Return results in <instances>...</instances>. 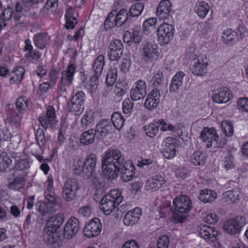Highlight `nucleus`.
<instances>
[{"mask_svg":"<svg viewBox=\"0 0 248 248\" xmlns=\"http://www.w3.org/2000/svg\"><path fill=\"white\" fill-rule=\"evenodd\" d=\"M102 172L108 180L117 178L121 174V179L127 182L134 177L135 167L130 160H125L124 155L117 149H110L105 153L101 162Z\"/></svg>","mask_w":248,"mask_h":248,"instance_id":"f257e3e1","label":"nucleus"},{"mask_svg":"<svg viewBox=\"0 0 248 248\" xmlns=\"http://www.w3.org/2000/svg\"><path fill=\"white\" fill-rule=\"evenodd\" d=\"M173 205L175 208L174 213L176 214L174 221L177 222H183L187 218L186 215L181 216L179 214H186L191 210L192 202L188 196L182 195L174 198Z\"/></svg>","mask_w":248,"mask_h":248,"instance_id":"f03ea898","label":"nucleus"},{"mask_svg":"<svg viewBox=\"0 0 248 248\" xmlns=\"http://www.w3.org/2000/svg\"><path fill=\"white\" fill-rule=\"evenodd\" d=\"M123 199L119 190H111L102 199L100 208L105 215H108L120 204Z\"/></svg>","mask_w":248,"mask_h":248,"instance_id":"7ed1b4c3","label":"nucleus"},{"mask_svg":"<svg viewBox=\"0 0 248 248\" xmlns=\"http://www.w3.org/2000/svg\"><path fill=\"white\" fill-rule=\"evenodd\" d=\"M96 156L95 154H90L87 157L82 166V177L84 179L92 178V182L96 186L101 187V184L99 182V178L97 176L95 170Z\"/></svg>","mask_w":248,"mask_h":248,"instance_id":"20e7f679","label":"nucleus"},{"mask_svg":"<svg viewBox=\"0 0 248 248\" xmlns=\"http://www.w3.org/2000/svg\"><path fill=\"white\" fill-rule=\"evenodd\" d=\"M64 219L63 215L59 213L48 220L44 229L43 234L44 239H46L49 242H52L55 232L62 225Z\"/></svg>","mask_w":248,"mask_h":248,"instance_id":"39448f33","label":"nucleus"},{"mask_svg":"<svg viewBox=\"0 0 248 248\" xmlns=\"http://www.w3.org/2000/svg\"><path fill=\"white\" fill-rule=\"evenodd\" d=\"M141 55L142 60L147 63L157 61L159 59V53L157 46L153 45L149 39H144L142 42Z\"/></svg>","mask_w":248,"mask_h":248,"instance_id":"423d86ee","label":"nucleus"},{"mask_svg":"<svg viewBox=\"0 0 248 248\" xmlns=\"http://www.w3.org/2000/svg\"><path fill=\"white\" fill-rule=\"evenodd\" d=\"M85 100V93L81 91L77 92L67 103L68 110L75 115H80L84 109Z\"/></svg>","mask_w":248,"mask_h":248,"instance_id":"0eeeda50","label":"nucleus"},{"mask_svg":"<svg viewBox=\"0 0 248 248\" xmlns=\"http://www.w3.org/2000/svg\"><path fill=\"white\" fill-rule=\"evenodd\" d=\"M79 188V182L77 179H68L64 182L62 187V198L67 202L74 200L76 198L77 192Z\"/></svg>","mask_w":248,"mask_h":248,"instance_id":"6e6552de","label":"nucleus"},{"mask_svg":"<svg viewBox=\"0 0 248 248\" xmlns=\"http://www.w3.org/2000/svg\"><path fill=\"white\" fill-rule=\"evenodd\" d=\"M76 67L73 64H70L66 70L62 72L61 81L58 89L59 92L66 93L69 86L72 84Z\"/></svg>","mask_w":248,"mask_h":248,"instance_id":"1a4fd4ad","label":"nucleus"},{"mask_svg":"<svg viewBox=\"0 0 248 248\" xmlns=\"http://www.w3.org/2000/svg\"><path fill=\"white\" fill-rule=\"evenodd\" d=\"M192 73L197 76H203L207 72L208 60L205 54H200L193 58Z\"/></svg>","mask_w":248,"mask_h":248,"instance_id":"9d476101","label":"nucleus"},{"mask_svg":"<svg viewBox=\"0 0 248 248\" xmlns=\"http://www.w3.org/2000/svg\"><path fill=\"white\" fill-rule=\"evenodd\" d=\"M174 28L172 25L167 23L161 24L158 28L157 35L161 45H166L172 39Z\"/></svg>","mask_w":248,"mask_h":248,"instance_id":"9b49d317","label":"nucleus"},{"mask_svg":"<svg viewBox=\"0 0 248 248\" xmlns=\"http://www.w3.org/2000/svg\"><path fill=\"white\" fill-rule=\"evenodd\" d=\"M246 223V220L244 217L238 216L226 221L224 224L223 229L229 234H236L240 232Z\"/></svg>","mask_w":248,"mask_h":248,"instance_id":"f8f14e48","label":"nucleus"},{"mask_svg":"<svg viewBox=\"0 0 248 248\" xmlns=\"http://www.w3.org/2000/svg\"><path fill=\"white\" fill-rule=\"evenodd\" d=\"M39 121L45 129L52 127L56 125L55 109L52 106H48L46 108V113L39 117Z\"/></svg>","mask_w":248,"mask_h":248,"instance_id":"ddd939ff","label":"nucleus"},{"mask_svg":"<svg viewBox=\"0 0 248 248\" xmlns=\"http://www.w3.org/2000/svg\"><path fill=\"white\" fill-rule=\"evenodd\" d=\"M112 129L111 122L108 119H103L99 121L96 124L94 129L97 135V140H102L111 132Z\"/></svg>","mask_w":248,"mask_h":248,"instance_id":"4468645a","label":"nucleus"},{"mask_svg":"<svg viewBox=\"0 0 248 248\" xmlns=\"http://www.w3.org/2000/svg\"><path fill=\"white\" fill-rule=\"evenodd\" d=\"M102 227L100 219L94 218L85 226L83 230L84 234L89 238L96 236L100 233Z\"/></svg>","mask_w":248,"mask_h":248,"instance_id":"2eb2a0df","label":"nucleus"},{"mask_svg":"<svg viewBox=\"0 0 248 248\" xmlns=\"http://www.w3.org/2000/svg\"><path fill=\"white\" fill-rule=\"evenodd\" d=\"M79 220L76 217H71L64 226L63 230L64 237L69 239L75 236L79 230Z\"/></svg>","mask_w":248,"mask_h":248,"instance_id":"dca6fc26","label":"nucleus"},{"mask_svg":"<svg viewBox=\"0 0 248 248\" xmlns=\"http://www.w3.org/2000/svg\"><path fill=\"white\" fill-rule=\"evenodd\" d=\"M147 94V85L145 81L140 79L136 83V87L130 91V97L133 101L142 99Z\"/></svg>","mask_w":248,"mask_h":248,"instance_id":"f3484780","label":"nucleus"},{"mask_svg":"<svg viewBox=\"0 0 248 248\" xmlns=\"http://www.w3.org/2000/svg\"><path fill=\"white\" fill-rule=\"evenodd\" d=\"M162 154L167 159L173 158L176 155L175 140L171 137H168L163 142Z\"/></svg>","mask_w":248,"mask_h":248,"instance_id":"a211bd4d","label":"nucleus"},{"mask_svg":"<svg viewBox=\"0 0 248 248\" xmlns=\"http://www.w3.org/2000/svg\"><path fill=\"white\" fill-rule=\"evenodd\" d=\"M199 235L205 240L215 241L218 234V231L211 226L203 225L198 227Z\"/></svg>","mask_w":248,"mask_h":248,"instance_id":"6ab92c4d","label":"nucleus"},{"mask_svg":"<svg viewBox=\"0 0 248 248\" xmlns=\"http://www.w3.org/2000/svg\"><path fill=\"white\" fill-rule=\"evenodd\" d=\"M160 93L159 90L155 88L147 95L144 106L148 109L152 110L157 107L160 102Z\"/></svg>","mask_w":248,"mask_h":248,"instance_id":"aec40b11","label":"nucleus"},{"mask_svg":"<svg viewBox=\"0 0 248 248\" xmlns=\"http://www.w3.org/2000/svg\"><path fill=\"white\" fill-rule=\"evenodd\" d=\"M166 182L165 177L162 174H157L147 180L145 186L148 190L156 191Z\"/></svg>","mask_w":248,"mask_h":248,"instance_id":"412c9836","label":"nucleus"},{"mask_svg":"<svg viewBox=\"0 0 248 248\" xmlns=\"http://www.w3.org/2000/svg\"><path fill=\"white\" fill-rule=\"evenodd\" d=\"M232 98L230 91L227 88H221L215 91L212 95L213 100L217 103H224Z\"/></svg>","mask_w":248,"mask_h":248,"instance_id":"4be33fe9","label":"nucleus"},{"mask_svg":"<svg viewBox=\"0 0 248 248\" xmlns=\"http://www.w3.org/2000/svg\"><path fill=\"white\" fill-rule=\"evenodd\" d=\"M172 11L170 1L169 0H162L157 7L156 13L159 18L165 19L170 16Z\"/></svg>","mask_w":248,"mask_h":248,"instance_id":"5701e85b","label":"nucleus"},{"mask_svg":"<svg viewBox=\"0 0 248 248\" xmlns=\"http://www.w3.org/2000/svg\"><path fill=\"white\" fill-rule=\"evenodd\" d=\"M141 214V210L138 207L128 211L124 216V223L127 226L133 225L139 220Z\"/></svg>","mask_w":248,"mask_h":248,"instance_id":"b1692460","label":"nucleus"},{"mask_svg":"<svg viewBox=\"0 0 248 248\" xmlns=\"http://www.w3.org/2000/svg\"><path fill=\"white\" fill-rule=\"evenodd\" d=\"M50 36L47 33L40 32L33 36V43L36 47L40 49H43L49 43Z\"/></svg>","mask_w":248,"mask_h":248,"instance_id":"393cba45","label":"nucleus"},{"mask_svg":"<svg viewBox=\"0 0 248 248\" xmlns=\"http://www.w3.org/2000/svg\"><path fill=\"white\" fill-rule=\"evenodd\" d=\"M185 74L182 71L177 72L173 77L170 86V92H176L182 86L183 82V78Z\"/></svg>","mask_w":248,"mask_h":248,"instance_id":"a878e982","label":"nucleus"},{"mask_svg":"<svg viewBox=\"0 0 248 248\" xmlns=\"http://www.w3.org/2000/svg\"><path fill=\"white\" fill-rule=\"evenodd\" d=\"M115 25L117 27H121L126 23H130L131 21V17L128 16L127 11L125 9H122L116 15Z\"/></svg>","mask_w":248,"mask_h":248,"instance_id":"bb28decb","label":"nucleus"},{"mask_svg":"<svg viewBox=\"0 0 248 248\" xmlns=\"http://www.w3.org/2000/svg\"><path fill=\"white\" fill-rule=\"evenodd\" d=\"M97 138V135L94 129L92 128L83 132L80 136V140L82 144L88 145L93 143Z\"/></svg>","mask_w":248,"mask_h":248,"instance_id":"cd10ccee","label":"nucleus"},{"mask_svg":"<svg viewBox=\"0 0 248 248\" xmlns=\"http://www.w3.org/2000/svg\"><path fill=\"white\" fill-rule=\"evenodd\" d=\"M198 198L201 201L205 203L212 202L216 199L217 194L213 190L204 189L200 191Z\"/></svg>","mask_w":248,"mask_h":248,"instance_id":"c85d7f7f","label":"nucleus"},{"mask_svg":"<svg viewBox=\"0 0 248 248\" xmlns=\"http://www.w3.org/2000/svg\"><path fill=\"white\" fill-rule=\"evenodd\" d=\"M26 176L25 173L22 172L18 176L16 177L12 181L9 183V188L19 191L24 186Z\"/></svg>","mask_w":248,"mask_h":248,"instance_id":"c756f323","label":"nucleus"},{"mask_svg":"<svg viewBox=\"0 0 248 248\" xmlns=\"http://www.w3.org/2000/svg\"><path fill=\"white\" fill-rule=\"evenodd\" d=\"M37 210L44 216L46 214H52L54 212V206L46 202H38L36 203Z\"/></svg>","mask_w":248,"mask_h":248,"instance_id":"7c9ffc66","label":"nucleus"},{"mask_svg":"<svg viewBox=\"0 0 248 248\" xmlns=\"http://www.w3.org/2000/svg\"><path fill=\"white\" fill-rule=\"evenodd\" d=\"M210 7L209 4L204 1H200L196 3L195 11L201 18H204L209 11Z\"/></svg>","mask_w":248,"mask_h":248,"instance_id":"2f4dec72","label":"nucleus"},{"mask_svg":"<svg viewBox=\"0 0 248 248\" xmlns=\"http://www.w3.org/2000/svg\"><path fill=\"white\" fill-rule=\"evenodd\" d=\"M239 192L237 190H229L223 193L222 198L224 202L231 204L239 200Z\"/></svg>","mask_w":248,"mask_h":248,"instance_id":"473e14b6","label":"nucleus"},{"mask_svg":"<svg viewBox=\"0 0 248 248\" xmlns=\"http://www.w3.org/2000/svg\"><path fill=\"white\" fill-rule=\"evenodd\" d=\"M146 135L150 138L155 137L159 132L158 124L157 120H155L154 123L149 124L148 125H145L143 127Z\"/></svg>","mask_w":248,"mask_h":248,"instance_id":"72a5a7b5","label":"nucleus"},{"mask_svg":"<svg viewBox=\"0 0 248 248\" xmlns=\"http://www.w3.org/2000/svg\"><path fill=\"white\" fill-rule=\"evenodd\" d=\"M222 37L225 44L228 45L232 44L237 39L236 32L231 29L225 30Z\"/></svg>","mask_w":248,"mask_h":248,"instance_id":"f704fd0d","label":"nucleus"},{"mask_svg":"<svg viewBox=\"0 0 248 248\" xmlns=\"http://www.w3.org/2000/svg\"><path fill=\"white\" fill-rule=\"evenodd\" d=\"M125 119L121 112H115L111 116V123L118 130L121 129L124 125Z\"/></svg>","mask_w":248,"mask_h":248,"instance_id":"c9c22d12","label":"nucleus"},{"mask_svg":"<svg viewBox=\"0 0 248 248\" xmlns=\"http://www.w3.org/2000/svg\"><path fill=\"white\" fill-rule=\"evenodd\" d=\"M81 124L84 129H88L94 124V118L91 111L86 112L83 116L81 119Z\"/></svg>","mask_w":248,"mask_h":248,"instance_id":"e433bc0d","label":"nucleus"},{"mask_svg":"<svg viewBox=\"0 0 248 248\" xmlns=\"http://www.w3.org/2000/svg\"><path fill=\"white\" fill-rule=\"evenodd\" d=\"M104 64V57L103 55H100L96 58L93 63V68L94 74L100 76Z\"/></svg>","mask_w":248,"mask_h":248,"instance_id":"4c0bfd02","label":"nucleus"},{"mask_svg":"<svg viewBox=\"0 0 248 248\" xmlns=\"http://www.w3.org/2000/svg\"><path fill=\"white\" fill-rule=\"evenodd\" d=\"M12 161L6 152L0 154V171L5 172L11 164Z\"/></svg>","mask_w":248,"mask_h":248,"instance_id":"58836bf2","label":"nucleus"},{"mask_svg":"<svg viewBox=\"0 0 248 248\" xmlns=\"http://www.w3.org/2000/svg\"><path fill=\"white\" fill-rule=\"evenodd\" d=\"M7 121L12 126L15 128H18L21 125V114L19 113H17L15 111L10 117L7 118Z\"/></svg>","mask_w":248,"mask_h":248,"instance_id":"ea45409f","label":"nucleus"},{"mask_svg":"<svg viewBox=\"0 0 248 248\" xmlns=\"http://www.w3.org/2000/svg\"><path fill=\"white\" fill-rule=\"evenodd\" d=\"M28 101L26 96H21L18 98L16 102V108L18 113H21L25 111L28 106Z\"/></svg>","mask_w":248,"mask_h":248,"instance_id":"a19ab883","label":"nucleus"},{"mask_svg":"<svg viewBox=\"0 0 248 248\" xmlns=\"http://www.w3.org/2000/svg\"><path fill=\"white\" fill-rule=\"evenodd\" d=\"M117 77V69L116 68L111 69L107 75L106 83L108 86H112L116 82Z\"/></svg>","mask_w":248,"mask_h":248,"instance_id":"79ce46f5","label":"nucleus"},{"mask_svg":"<svg viewBox=\"0 0 248 248\" xmlns=\"http://www.w3.org/2000/svg\"><path fill=\"white\" fill-rule=\"evenodd\" d=\"M191 161L195 166L203 165L204 155L201 151H195L191 156Z\"/></svg>","mask_w":248,"mask_h":248,"instance_id":"37998d69","label":"nucleus"},{"mask_svg":"<svg viewBox=\"0 0 248 248\" xmlns=\"http://www.w3.org/2000/svg\"><path fill=\"white\" fill-rule=\"evenodd\" d=\"M144 5L141 2H137L132 5L129 11L130 16L132 17L138 16L142 11Z\"/></svg>","mask_w":248,"mask_h":248,"instance_id":"c03bdc74","label":"nucleus"},{"mask_svg":"<svg viewBox=\"0 0 248 248\" xmlns=\"http://www.w3.org/2000/svg\"><path fill=\"white\" fill-rule=\"evenodd\" d=\"M13 14V10L11 7H8L3 10L0 16V20L2 21L4 27L7 26L5 22L10 20Z\"/></svg>","mask_w":248,"mask_h":248,"instance_id":"a18cd8bd","label":"nucleus"},{"mask_svg":"<svg viewBox=\"0 0 248 248\" xmlns=\"http://www.w3.org/2000/svg\"><path fill=\"white\" fill-rule=\"evenodd\" d=\"M163 81L164 77L163 72L160 71H158L152 78L151 82L155 87L158 88L159 86L163 84Z\"/></svg>","mask_w":248,"mask_h":248,"instance_id":"49530a36","label":"nucleus"},{"mask_svg":"<svg viewBox=\"0 0 248 248\" xmlns=\"http://www.w3.org/2000/svg\"><path fill=\"white\" fill-rule=\"evenodd\" d=\"M30 162L29 161V159L26 157L18 160H16L15 167V170L22 171L25 169H28L30 167Z\"/></svg>","mask_w":248,"mask_h":248,"instance_id":"de8ad7c7","label":"nucleus"},{"mask_svg":"<svg viewBox=\"0 0 248 248\" xmlns=\"http://www.w3.org/2000/svg\"><path fill=\"white\" fill-rule=\"evenodd\" d=\"M215 132V128L204 127L203 130L201 132L200 138H202L204 142L209 141V140H213V133Z\"/></svg>","mask_w":248,"mask_h":248,"instance_id":"09e8293b","label":"nucleus"},{"mask_svg":"<svg viewBox=\"0 0 248 248\" xmlns=\"http://www.w3.org/2000/svg\"><path fill=\"white\" fill-rule=\"evenodd\" d=\"M46 199L48 201L50 204L56 205L58 202L59 198L52 191V190H47L44 193Z\"/></svg>","mask_w":248,"mask_h":248,"instance_id":"8fccbe9b","label":"nucleus"},{"mask_svg":"<svg viewBox=\"0 0 248 248\" xmlns=\"http://www.w3.org/2000/svg\"><path fill=\"white\" fill-rule=\"evenodd\" d=\"M123 54V52L118 51L114 48L111 49L109 46L108 47V56L110 61H118L121 58Z\"/></svg>","mask_w":248,"mask_h":248,"instance_id":"3c124183","label":"nucleus"},{"mask_svg":"<svg viewBox=\"0 0 248 248\" xmlns=\"http://www.w3.org/2000/svg\"><path fill=\"white\" fill-rule=\"evenodd\" d=\"M221 126L223 132L226 136L231 137L232 135L233 127L231 122L227 121H223L221 123Z\"/></svg>","mask_w":248,"mask_h":248,"instance_id":"603ef678","label":"nucleus"},{"mask_svg":"<svg viewBox=\"0 0 248 248\" xmlns=\"http://www.w3.org/2000/svg\"><path fill=\"white\" fill-rule=\"evenodd\" d=\"M11 135L7 129H0V147L3 145L5 142L10 140Z\"/></svg>","mask_w":248,"mask_h":248,"instance_id":"864d4df0","label":"nucleus"},{"mask_svg":"<svg viewBox=\"0 0 248 248\" xmlns=\"http://www.w3.org/2000/svg\"><path fill=\"white\" fill-rule=\"evenodd\" d=\"M14 73H15V75L16 77H13L14 78H16V83H20V81L23 78L24 73H25V69L22 66H18L15 68L14 70ZM12 78H11V79Z\"/></svg>","mask_w":248,"mask_h":248,"instance_id":"5fc2aeb1","label":"nucleus"},{"mask_svg":"<svg viewBox=\"0 0 248 248\" xmlns=\"http://www.w3.org/2000/svg\"><path fill=\"white\" fill-rule=\"evenodd\" d=\"M36 140L39 146L41 147L43 146L46 141L45 132L42 128H38L35 134Z\"/></svg>","mask_w":248,"mask_h":248,"instance_id":"6e6d98bb","label":"nucleus"},{"mask_svg":"<svg viewBox=\"0 0 248 248\" xmlns=\"http://www.w3.org/2000/svg\"><path fill=\"white\" fill-rule=\"evenodd\" d=\"M116 15L115 14L113 13V12L109 13L105 22V28L108 29H111L116 26Z\"/></svg>","mask_w":248,"mask_h":248,"instance_id":"4d7b16f0","label":"nucleus"},{"mask_svg":"<svg viewBox=\"0 0 248 248\" xmlns=\"http://www.w3.org/2000/svg\"><path fill=\"white\" fill-rule=\"evenodd\" d=\"M169 243V237L167 235H163L158 239L157 248H168Z\"/></svg>","mask_w":248,"mask_h":248,"instance_id":"13d9d810","label":"nucleus"},{"mask_svg":"<svg viewBox=\"0 0 248 248\" xmlns=\"http://www.w3.org/2000/svg\"><path fill=\"white\" fill-rule=\"evenodd\" d=\"M109 47H111V49H115L117 50L118 51L124 52V45L123 43L121 40L118 39H115L111 41L108 46Z\"/></svg>","mask_w":248,"mask_h":248,"instance_id":"bf43d9fd","label":"nucleus"},{"mask_svg":"<svg viewBox=\"0 0 248 248\" xmlns=\"http://www.w3.org/2000/svg\"><path fill=\"white\" fill-rule=\"evenodd\" d=\"M99 76L100 75H97L96 74H94V75L91 77L89 85L90 86V89L92 92H95L97 89L98 84V78Z\"/></svg>","mask_w":248,"mask_h":248,"instance_id":"052dcab7","label":"nucleus"},{"mask_svg":"<svg viewBox=\"0 0 248 248\" xmlns=\"http://www.w3.org/2000/svg\"><path fill=\"white\" fill-rule=\"evenodd\" d=\"M238 108L243 111L248 112V98H242L237 101Z\"/></svg>","mask_w":248,"mask_h":248,"instance_id":"680f3d73","label":"nucleus"},{"mask_svg":"<svg viewBox=\"0 0 248 248\" xmlns=\"http://www.w3.org/2000/svg\"><path fill=\"white\" fill-rule=\"evenodd\" d=\"M134 106V103L131 101L127 98L124 100L123 104V110L124 113L125 114H128L130 112L131 110L133 108Z\"/></svg>","mask_w":248,"mask_h":248,"instance_id":"e2e57ef3","label":"nucleus"},{"mask_svg":"<svg viewBox=\"0 0 248 248\" xmlns=\"http://www.w3.org/2000/svg\"><path fill=\"white\" fill-rule=\"evenodd\" d=\"M129 35H130V39L136 44H139L144 40L143 37L140 36L139 32L136 29L133 30L132 34L129 32Z\"/></svg>","mask_w":248,"mask_h":248,"instance_id":"0e129e2a","label":"nucleus"},{"mask_svg":"<svg viewBox=\"0 0 248 248\" xmlns=\"http://www.w3.org/2000/svg\"><path fill=\"white\" fill-rule=\"evenodd\" d=\"M233 159L232 155L228 154L225 158L224 160V167L227 170L232 169L234 167L233 163Z\"/></svg>","mask_w":248,"mask_h":248,"instance_id":"69168bd1","label":"nucleus"},{"mask_svg":"<svg viewBox=\"0 0 248 248\" xmlns=\"http://www.w3.org/2000/svg\"><path fill=\"white\" fill-rule=\"evenodd\" d=\"M236 37L237 40L242 39L247 35V30L243 25H239L237 29Z\"/></svg>","mask_w":248,"mask_h":248,"instance_id":"338daca9","label":"nucleus"},{"mask_svg":"<svg viewBox=\"0 0 248 248\" xmlns=\"http://www.w3.org/2000/svg\"><path fill=\"white\" fill-rule=\"evenodd\" d=\"M122 248H140V246L138 242L134 240H130L125 242Z\"/></svg>","mask_w":248,"mask_h":248,"instance_id":"774afa93","label":"nucleus"}]
</instances>
